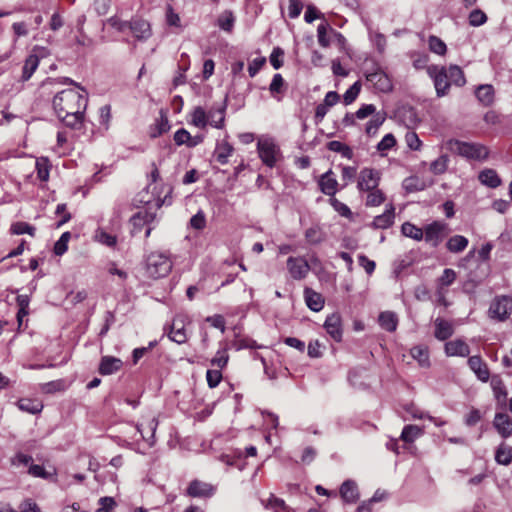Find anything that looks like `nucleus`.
<instances>
[{
	"label": "nucleus",
	"mask_w": 512,
	"mask_h": 512,
	"mask_svg": "<svg viewBox=\"0 0 512 512\" xmlns=\"http://www.w3.org/2000/svg\"><path fill=\"white\" fill-rule=\"evenodd\" d=\"M83 93L69 88L58 92L53 98V109L57 117H63V114H74L78 110H85L87 107V97L84 88L76 85Z\"/></svg>",
	"instance_id": "obj_1"
},
{
	"label": "nucleus",
	"mask_w": 512,
	"mask_h": 512,
	"mask_svg": "<svg viewBox=\"0 0 512 512\" xmlns=\"http://www.w3.org/2000/svg\"><path fill=\"white\" fill-rule=\"evenodd\" d=\"M449 147L452 151L469 160H485L489 155L486 146L479 143H469L459 140L449 141Z\"/></svg>",
	"instance_id": "obj_2"
},
{
	"label": "nucleus",
	"mask_w": 512,
	"mask_h": 512,
	"mask_svg": "<svg viewBox=\"0 0 512 512\" xmlns=\"http://www.w3.org/2000/svg\"><path fill=\"white\" fill-rule=\"evenodd\" d=\"M172 269V262L167 255L152 252L146 259V272L149 277L158 279L167 276Z\"/></svg>",
	"instance_id": "obj_3"
},
{
	"label": "nucleus",
	"mask_w": 512,
	"mask_h": 512,
	"mask_svg": "<svg viewBox=\"0 0 512 512\" xmlns=\"http://www.w3.org/2000/svg\"><path fill=\"white\" fill-rule=\"evenodd\" d=\"M110 28L117 30L118 32H149L151 27L149 22L140 18L134 17L130 21H122L117 16H113L107 20V23Z\"/></svg>",
	"instance_id": "obj_4"
},
{
	"label": "nucleus",
	"mask_w": 512,
	"mask_h": 512,
	"mask_svg": "<svg viewBox=\"0 0 512 512\" xmlns=\"http://www.w3.org/2000/svg\"><path fill=\"white\" fill-rule=\"evenodd\" d=\"M258 154L262 162L272 168L281 157L280 148L271 138H262L257 143Z\"/></svg>",
	"instance_id": "obj_5"
},
{
	"label": "nucleus",
	"mask_w": 512,
	"mask_h": 512,
	"mask_svg": "<svg viewBox=\"0 0 512 512\" xmlns=\"http://www.w3.org/2000/svg\"><path fill=\"white\" fill-rule=\"evenodd\" d=\"M512 312V298L509 296L496 297L489 307L491 318L505 321Z\"/></svg>",
	"instance_id": "obj_6"
},
{
	"label": "nucleus",
	"mask_w": 512,
	"mask_h": 512,
	"mask_svg": "<svg viewBox=\"0 0 512 512\" xmlns=\"http://www.w3.org/2000/svg\"><path fill=\"white\" fill-rule=\"evenodd\" d=\"M365 77L368 82L380 92H390L392 90V82L380 67L375 66L372 70H366Z\"/></svg>",
	"instance_id": "obj_7"
},
{
	"label": "nucleus",
	"mask_w": 512,
	"mask_h": 512,
	"mask_svg": "<svg viewBox=\"0 0 512 512\" xmlns=\"http://www.w3.org/2000/svg\"><path fill=\"white\" fill-rule=\"evenodd\" d=\"M287 269L294 280H302L311 270V266L303 257L291 256L287 259Z\"/></svg>",
	"instance_id": "obj_8"
},
{
	"label": "nucleus",
	"mask_w": 512,
	"mask_h": 512,
	"mask_svg": "<svg viewBox=\"0 0 512 512\" xmlns=\"http://www.w3.org/2000/svg\"><path fill=\"white\" fill-rule=\"evenodd\" d=\"M429 74L434 78V86L439 97L447 94L450 88V80L445 68L429 67Z\"/></svg>",
	"instance_id": "obj_9"
},
{
	"label": "nucleus",
	"mask_w": 512,
	"mask_h": 512,
	"mask_svg": "<svg viewBox=\"0 0 512 512\" xmlns=\"http://www.w3.org/2000/svg\"><path fill=\"white\" fill-rule=\"evenodd\" d=\"M380 181V173L371 168L361 170L358 179V189L362 191L377 188Z\"/></svg>",
	"instance_id": "obj_10"
},
{
	"label": "nucleus",
	"mask_w": 512,
	"mask_h": 512,
	"mask_svg": "<svg viewBox=\"0 0 512 512\" xmlns=\"http://www.w3.org/2000/svg\"><path fill=\"white\" fill-rule=\"evenodd\" d=\"M46 54H47V50L44 47L36 46L33 49V54H31L26 59L25 64L23 66L22 79L24 81H27L32 76V74L35 72V70L38 67L39 58L44 57Z\"/></svg>",
	"instance_id": "obj_11"
},
{
	"label": "nucleus",
	"mask_w": 512,
	"mask_h": 512,
	"mask_svg": "<svg viewBox=\"0 0 512 512\" xmlns=\"http://www.w3.org/2000/svg\"><path fill=\"white\" fill-rule=\"evenodd\" d=\"M214 493V486L199 480H193L187 488V495L194 498H208L214 495Z\"/></svg>",
	"instance_id": "obj_12"
},
{
	"label": "nucleus",
	"mask_w": 512,
	"mask_h": 512,
	"mask_svg": "<svg viewBox=\"0 0 512 512\" xmlns=\"http://www.w3.org/2000/svg\"><path fill=\"white\" fill-rule=\"evenodd\" d=\"M324 328L335 341L340 342L342 340V322L341 316L338 313H332L327 316Z\"/></svg>",
	"instance_id": "obj_13"
},
{
	"label": "nucleus",
	"mask_w": 512,
	"mask_h": 512,
	"mask_svg": "<svg viewBox=\"0 0 512 512\" xmlns=\"http://www.w3.org/2000/svg\"><path fill=\"white\" fill-rule=\"evenodd\" d=\"M493 426L503 438H508L512 435V417L506 413H496Z\"/></svg>",
	"instance_id": "obj_14"
},
{
	"label": "nucleus",
	"mask_w": 512,
	"mask_h": 512,
	"mask_svg": "<svg viewBox=\"0 0 512 512\" xmlns=\"http://www.w3.org/2000/svg\"><path fill=\"white\" fill-rule=\"evenodd\" d=\"M468 366L476 374L479 380L482 382H487L489 380L490 372L488 366L479 355L469 357Z\"/></svg>",
	"instance_id": "obj_15"
},
{
	"label": "nucleus",
	"mask_w": 512,
	"mask_h": 512,
	"mask_svg": "<svg viewBox=\"0 0 512 512\" xmlns=\"http://www.w3.org/2000/svg\"><path fill=\"white\" fill-rule=\"evenodd\" d=\"M319 188L325 195L331 196L336 194L338 182L332 170H328L326 173L321 175L318 181Z\"/></svg>",
	"instance_id": "obj_16"
},
{
	"label": "nucleus",
	"mask_w": 512,
	"mask_h": 512,
	"mask_svg": "<svg viewBox=\"0 0 512 512\" xmlns=\"http://www.w3.org/2000/svg\"><path fill=\"white\" fill-rule=\"evenodd\" d=\"M445 353L449 357L459 356L467 357L470 354V348L468 344L462 339H455L448 341L445 344Z\"/></svg>",
	"instance_id": "obj_17"
},
{
	"label": "nucleus",
	"mask_w": 512,
	"mask_h": 512,
	"mask_svg": "<svg viewBox=\"0 0 512 512\" xmlns=\"http://www.w3.org/2000/svg\"><path fill=\"white\" fill-rule=\"evenodd\" d=\"M168 336L172 341L178 344L186 342L187 336L184 329V317L178 316L173 320Z\"/></svg>",
	"instance_id": "obj_18"
},
{
	"label": "nucleus",
	"mask_w": 512,
	"mask_h": 512,
	"mask_svg": "<svg viewBox=\"0 0 512 512\" xmlns=\"http://www.w3.org/2000/svg\"><path fill=\"white\" fill-rule=\"evenodd\" d=\"M435 332L434 336L440 341L447 340L454 333V328L451 322L443 319L436 318L434 321Z\"/></svg>",
	"instance_id": "obj_19"
},
{
	"label": "nucleus",
	"mask_w": 512,
	"mask_h": 512,
	"mask_svg": "<svg viewBox=\"0 0 512 512\" xmlns=\"http://www.w3.org/2000/svg\"><path fill=\"white\" fill-rule=\"evenodd\" d=\"M395 208L393 205H389L386 211L374 218L371 226L374 229H387L394 223Z\"/></svg>",
	"instance_id": "obj_20"
},
{
	"label": "nucleus",
	"mask_w": 512,
	"mask_h": 512,
	"mask_svg": "<svg viewBox=\"0 0 512 512\" xmlns=\"http://www.w3.org/2000/svg\"><path fill=\"white\" fill-rule=\"evenodd\" d=\"M446 228L447 224L438 221L429 224L423 233V235H425V241L434 242V245H436Z\"/></svg>",
	"instance_id": "obj_21"
},
{
	"label": "nucleus",
	"mask_w": 512,
	"mask_h": 512,
	"mask_svg": "<svg viewBox=\"0 0 512 512\" xmlns=\"http://www.w3.org/2000/svg\"><path fill=\"white\" fill-rule=\"evenodd\" d=\"M340 495L347 503H355L359 498L357 484L352 480H346L340 487Z\"/></svg>",
	"instance_id": "obj_22"
},
{
	"label": "nucleus",
	"mask_w": 512,
	"mask_h": 512,
	"mask_svg": "<svg viewBox=\"0 0 512 512\" xmlns=\"http://www.w3.org/2000/svg\"><path fill=\"white\" fill-rule=\"evenodd\" d=\"M304 298L307 306L314 312H318L324 307L323 296L311 288H305Z\"/></svg>",
	"instance_id": "obj_23"
},
{
	"label": "nucleus",
	"mask_w": 512,
	"mask_h": 512,
	"mask_svg": "<svg viewBox=\"0 0 512 512\" xmlns=\"http://www.w3.org/2000/svg\"><path fill=\"white\" fill-rule=\"evenodd\" d=\"M121 366L122 361L119 358L104 356L100 362L99 372L102 375H110L118 371Z\"/></svg>",
	"instance_id": "obj_24"
},
{
	"label": "nucleus",
	"mask_w": 512,
	"mask_h": 512,
	"mask_svg": "<svg viewBox=\"0 0 512 512\" xmlns=\"http://www.w3.org/2000/svg\"><path fill=\"white\" fill-rule=\"evenodd\" d=\"M304 236L306 241L311 245H318L326 240V233L318 225L308 228Z\"/></svg>",
	"instance_id": "obj_25"
},
{
	"label": "nucleus",
	"mask_w": 512,
	"mask_h": 512,
	"mask_svg": "<svg viewBox=\"0 0 512 512\" xmlns=\"http://www.w3.org/2000/svg\"><path fill=\"white\" fill-rule=\"evenodd\" d=\"M378 321L380 326L388 332L395 331L398 325L397 315L391 311L380 313Z\"/></svg>",
	"instance_id": "obj_26"
},
{
	"label": "nucleus",
	"mask_w": 512,
	"mask_h": 512,
	"mask_svg": "<svg viewBox=\"0 0 512 512\" xmlns=\"http://www.w3.org/2000/svg\"><path fill=\"white\" fill-rule=\"evenodd\" d=\"M475 95L484 106H489L494 101V88L489 84L480 85L476 89Z\"/></svg>",
	"instance_id": "obj_27"
},
{
	"label": "nucleus",
	"mask_w": 512,
	"mask_h": 512,
	"mask_svg": "<svg viewBox=\"0 0 512 512\" xmlns=\"http://www.w3.org/2000/svg\"><path fill=\"white\" fill-rule=\"evenodd\" d=\"M84 111L78 110L77 113L74 114H63V117H58L65 126L72 129H80L84 119Z\"/></svg>",
	"instance_id": "obj_28"
},
{
	"label": "nucleus",
	"mask_w": 512,
	"mask_h": 512,
	"mask_svg": "<svg viewBox=\"0 0 512 512\" xmlns=\"http://www.w3.org/2000/svg\"><path fill=\"white\" fill-rule=\"evenodd\" d=\"M479 180L482 184L491 188H496L501 184L498 174L493 169H485L481 171L479 174Z\"/></svg>",
	"instance_id": "obj_29"
},
{
	"label": "nucleus",
	"mask_w": 512,
	"mask_h": 512,
	"mask_svg": "<svg viewBox=\"0 0 512 512\" xmlns=\"http://www.w3.org/2000/svg\"><path fill=\"white\" fill-rule=\"evenodd\" d=\"M468 239L462 235L452 236L446 243L447 249L452 253H460L468 246Z\"/></svg>",
	"instance_id": "obj_30"
},
{
	"label": "nucleus",
	"mask_w": 512,
	"mask_h": 512,
	"mask_svg": "<svg viewBox=\"0 0 512 512\" xmlns=\"http://www.w3.org/2000/svg\"><path fill=\"white\" fill-rule=\"evenodd\" d=\"M19 310L17 312L18 327L22 325L23 318L29 314L30 298L28 295H18L16 298Z\"/></svg>",
	"instance_id": "obj_31"
},
{
	"label": "nucleus",
	"mask_w": 512,
	"mask_h": 512,
	"mask_svg": "<svg viewBox=\"0 0 512 512\" xmlns=\"http://www.w3.org/2000/svg\"><path fill=\"white\" fill-rule=\"evenodd\" d=\"M411 356L418 361L419 365L422 367H428L430 365L429 362V353L428 349L424 346H415L410 350Z\"/></svg>",
	"instance_id": "obj_32"
},
{
	"label": "nucleus",
	"mask_w": 512,
	"mask_h": 512,
	"mask_svg": "<svg viewBox=\"0 0 512 512\" xmlns=\"http://www.w3.org/2000/svg\"><path fill=\"white\" fill-rule=\"evenodd\" d=\"M233 152V147L228 142H221L217 144L215 149V157L216 160L220 164H226L228 162V157Z\"/></svg>",
	"instance_id": "obj_33"
},
{
	"label": "nucleus",
	"mask_w": 512,
	"mask_h": 512,
	"mask_svg": "<svg viewBox=\"0 0 512 512\" xmlns=\"http://www.w3.org/2000/svg\"><path fill=\"white\" fill-rule=\"evenodd\" d=\"M422 429L416 425H406L401 433L400 438L407 443H412L415 439L421 436Z\"/></svg>",
	"instance_id": "obj_34"
},
{
	"label": "nucleus",
	"mask_w": 512,
	"mask_h": 512,
	"mask_svg": "<svg viewBox=\"0 0 512 512\" xmlns=\"http://www.w3.org/2000/svg\"><path fill=\"white\" fill-rule=\"evenodd\" d=\"M386 119L385 112H377L373 115V118L366 125V133L368 135H373L376 133L378 128L384 123Z\"/></svg>",
	"instance_id": "obj_35"
},
{
	"label": "nucleus",
	"mask_w": 512,
	"mask_h": 512,
	"mask_svg": "<svg viewBox=\"0 0 512 512\" xmlns=\"http://www.w3.org/2000/svg\"><path fill=\"white\" fill-rule=\"evenodd\" d=\"M491 386L494 392V396L498 401L505 402L507 397L506 386L503 381L498 377H493L491 380Z\"/></svg>",
	"instance_id": "obj_36"
},
{
	"label": "nucleus",
	"mask_w": 512,
	"mask_h": 512,
	"mask_svg": "<svg viewBox=\"0 0 512 512\" xmlns=\"http://www.w3.org/2000/svg\"><path fill=\"white\" fill-rule=\"evenodd\" d=\"M18 407L22 411L29 412L31 414H36L42 410L43 405L39 401L31 399H21L18 401Z\"/></svg>",
	"instance_id": "obj_37"
},
{
	"label": "nucleus",
	"mask_w": 512,
	"mask_h": 512,
	"mask_svg": "<svg viewBox=\"0 0 512 512\" xmlns=\"http://www.w3.org/2000/svg\"><path fill=\"white\" fill-rule=\"evenodd\" d=\"M327 147L330 151L341 153L342 156H344L348 159H351L353 157L352 149L340 141H337V140L330 141L327 144Z\"/></svg>",
	"instance_id": "obj_38"
},
{
	"label": "nucleus",
	"mask_w": 512,
	"mask_h": 512,
	"mask_svg": "<svg viewBox=\"0 0 512 512\" xmlns=\"http://www.w3.org/2000/svg\"><path fill=\"white\" fill-rule=\"evenodd\" d=\"M495 460L502 465H508L512 461V449L501 444L495 454Z\"/></svg>",
	"instance_id": "obj_39"
},
{
	"label": "nucleus",
	"mask_w": 512,
	"mask_h": 512,
	"mask_svg": "<svg viewBox=\"0 0 512 512\" xmlns=\"http://www.w3.org/2000/svg\"><path fill=\"white\" fill-rule=\"evenodd\" d=\"M401 232L404 236L410 237L415 240H421L423 238V231L421 228L416 227L410 222L402 224Z\"/></svg>",
	"instance_id": "obj_40"
},
{
	"label": "nucleus",
	"mask_w": 512,
	"mask_h": 512,
	"mask_svg": "<svg viewBox=\"0 0 512 512\" xmlns=\"http://www.w3.org/2000/svg\"><path fill=\"white\" fill-rule=\"evenodd\" d=\"M285 90V81L281 74H275L269 86V91L274 98H277L278 94H282Z\"/></svg>",
	"instance_id": "obj_41"
},
{
	"label": "nucleus",
	"mask_w": 512,
	"mask_h": 512,
	"mask_svg": "<svg viewBox=\"0 0 512 512\" xmlns=\"http://www.w3.org/2000/svg\"><path fill=\"white\" fill-rule=\"evenodd\" d=\"M367 191L369 192L366 198L367 206H379L385 201V195L381 190L374 188Z\"/></svg>",
	"instance_id": "obj_42"
},
{
	"label": "nucleus",
	"mask_w": 512,
	"mask_h": 512,
	"mask_svg": "<svg viewBox=\"0 0 512 512\" xmlns=\"http://www.w3.org/2000/svg\"><path fill=\"white\" fill-rule=\"evenodd\" d=\"M446 71L451 83L457 86H462L465 84L466 81L463 71L458 66H450Z\"/></svg>",
	"instance_id": "obj_43"
},
{
	"label": "nucleus",
	"mask_w": 512,
	"mask_h": 512,
	"mask_svg": "<svg viewBox=\"0 0 512 512\" xmlns=\"http://www.w3.org/2000/svg\"><path fill=\"white\" fill-rule=\"evenodd\" d=\"M35 227L26 222H16L11 225L10 231L15 235L29 234L35 235Z\"/></svg>",
	"instance_id": "obj_44"
},
{
	"label": "nucleus",
	"mask_w": 512,
	"mask_h": 512,
	"mask_svg": "<svg viewBox=\"0 0 512 512\" xmlns=\"http://www.w3.org/2000/svg\"><path fill=\"white\" fill-rule=\"evenodd\" d=\"M448 162L449 157L447 155H441L430 164V171L436 175L443 174L447 170Z\"/></svg>",
	"instance_id": "obj_45"
},
{
	"label": "nucleus",
	"mask_w": 512,
	"mask_h": 512,
	"mask_svg": "<svg viewBox=\"0 0 512 512\" xmlns=\"http://www.w3.org/2000/svg\"><path fill=\"white\" fill-rule=\"evenodd\" d=\"M401 117L405 125L409 128L419 123L417 113L412 107L404 108L401 112Z\"/></svg>",
	"instance_id": "obj_46"
},
{
	"label": "nucleus",
	"mask_w": 512,
	"mask_h": 512,
	"mask_svg": "<svg viewBox=\"0 0 512 512\" xmlns=\"http://www.w3.org/2000/svg\"><path fill=\"white\" fill-rule=\"evenodd\" d=\"M235 18L231 11H224L218 18V25L220 29L230 32L233 28Z\"/></svg>",
	"instance_id": "obj_47"
},
{
	"label": "nucleus",
	"mask_w": 512,
	"mask_h": 512,
	"mask_svg": "<svg viewBox=\"0 0 512 512\" xmlns=\"http://www.w3.org/2000/svg\"><path fill=\"white\" fill-rule=\"evenodd\" d=\"M428 44H429V49L431 52L438 54V55L445 54L446 49H447L446 44L443 40H441L437 36L430 35Z\"/></svg>",
	"instance_id": "obj_48"
},
{
	"label": "nucleus",
	"mask_w": 512,
	"mask_h": 512,
	"mask_svg": "<svg viewBox=\"0 0 512 512\" xmlns=\"http://www.w3.org/2000/svg\"><path fill=\"white\" fill-rule=\"evenodd\" d=\"M191 122L199 128H204L207 125V115L202 107L198 106L194 109Z\"/></svg>",
	"instance_id": "obj_49"
},
{
	"label": "nucleus",
	"mask_w": 512,
	"mask_h": 512,
	"mask_svg": "<svg viewBox=\"0 0 512 512\" xmlns=\"http://www.w3.org/2000/svg\"><path fill=\"white\" fill-rule=\"evenodd\" d=\"M71 238L70 232H64L54 245V253L58 256L63 255L68 249V242Z\"/></svg>",
	"instance_id": "obj_50"
},
{
	"label": "nucleus",
	"mask_w": 512,
	"mask_h": 512,
	"mask_svg": "<svg viewBox=\"0 0 512 512\" xmlns=\"http://www.w3.org/2000/svg\"><path fill=\"white\" fill-rule=\"evenodd\" d=\"M262 504L267 509H271L274 512H280L281 510H285L287 508L285 502L282 499L276 498L271 495L267 502L262 500Z\"/></svg>",
	"instance_id": "obj_51"
},
{
	"label": "nucleus",
	"mask_w": 512,
	"mask_h": 512,
	"mask_svg": "<svg viewBox=\"0 0 512 512\" xmlns=\"http://www.w3.org/2000/svg\"><path fill=\"white\" fill-rule=\"evenodd\" d=\"M468 21L471 26L477 27L487 21V16L482 10L475 9L470 12Z\"/></svg>",
	"instance_id": "obj_52"
},
{
	"label": "nucleus",
	"mask_w": 512,
	"mask_h": 512,
	"mask_svg": "<svg viewBox=\"0 0 512 512\" xmlns=\"http://www.w3.org/2000/svg\"><path fill=\"white\" fill-rule=\"evenodd\" d=\"M38 178L41 181H47L49 178V164L46 158H40L36 161Z\"/></svg>",
	"instance_id": "obj_53"
},
{
	"label": "nucleus",
	"mask_w": 512,
	"mask_h": 512,
	"mask_svg": "<svg viewBox=\"0 0 512 512\" xmlns=\"http://www.w3.org/2000/svg\"><path fill=\"white\" fill-rule=\"evenodd\" d=\"M65 387V382L63 380H56L42 384L41 390L44 393H54L57 391H63Z\"/></svg>",
	"instance_id": "obj_54"
},
{
	"label": "nucleus",
	"mask_w": 512,
	"mask_h": 512,
	"mask_svg": "<svg viewBox=\"0 0 512 512\" xmlns=\"http://www.w3.org/2000/svg\"><path fill=\"white\" fill-rule=\"evenodd\" d=\"M361 85L355 82L343 95V100L346 105L351 104L360 93Z\"/></svg>",
	"instance_id": "obj_55"
},
{
	"label": "nucleus",
	"mask_w": 512,
	"mask_h": 512,
	"mask_svg": "<svg viewBox=\"0 0 512 512\" xmlns=\"http://www.w3.org/2000/svg\"><path fill=\"white\" fill-rule=\"evenodd\" d=\"M304 5L302 0H289L288 3V16L291 19L297 18L303 9Z\"/></svg>",
	"instance_id": "obj_56"
},
{
	"label": "nucleus",
	"mask_w": 512,
	"mask_h": 512,
	"mask_svg": "<svg viewBox=\"0 0 512 512\" xmlns=\"http://www.w3.org/2000/svg\"><path fill=\"white\" fill-rule=\"evenodd\" d=\"M323 15L314 5H308L304 14V20L307 23H312L314 20L322 18Z\"/></svg>",
	"instance_id": "obj_57"
},
{
	"label": "nucleus",
	"mask_w": 512,
	"mask_h": 512,
	"mask_svg": "<svg viewBox=\"0 0 512 512\" xmlns=\"http://www.w3.org/2000/svg\"><path fill=\"white\" fill-rule=\"evenodd\" d=\"M330 204L341 216H344V217L351 216L350 208L346 204L340 202L338 199H336L334 197L330 198Z\"/></svg>",
	"instance_id": "obj_58"
},
{
	"label": "nucleus",
	"mask_w": 512,
	"mask_h": 512,
	"mask_svg": "<svg viewBox=\"0 0 512 512\" xmlns=\"http://www.w3.org/2000/svg\"><path fill=\"white\" fill-rule=\"evenodd\" d=\"M284 55V51L276 47L273 49L271 55H270V63L275 69H279L283 65L282 57Z\"/></svg>",
	"instance_id": "obj_59"
},
{
	"label": "nucleus",
	"mask_w": 512,
	"mask_h": 512,
	"mask_svg": "<svg viewBox=\"0 0 512 512\" xmlns=\"http://www.w3.org/2000/svg\"><path fill=\"white\" fill-rule=\"evenodd\" d=\"M405 141H406L408 147L412 150H419L421 147V141H420L418 135L413 131H409L406 133Z\"/></svg>",
	"instance_id": "obj_60"
},
{
	"label": "nucleus",
	"mask_w": 512,
	"mask_h": 512,
	"mask_svg": "<svg viewBox=\"0 0 512 512\" xmlns=\"http://www.w3.org/2000/svg\"><path fill=\"white\" fill-rule=\"evenodd\" d=\"M96 239L106 245V246H109V247H113L116 245L117 243V239L114 235H111V234H108L104 231H100L96 234Z\"/></svg>",
	"instance_id": "obj_61"
},
{
	"label": "nucleus",
	"mask_w": 512,
	"mask_h": 512,
	"mask_svg": "<svg viewBox=\"0 0 512 512\" xmlns=\"http://www.w3.org/2000/svg\"><path fill=\"white\" fill-rule=\"evenodd\" d=\"M206 379L209 387L214 388L220 383L222 374L220 370H208L206 373Z\"/></svg>",
	"instance_id": "obj_62"
},
{
	"label": "nucleus",
	"mask_w": 512,
	"mask_h": 512,
	"mask_svg": "<svg viewBox=\"0 0 512 512\" xmlns=\"http://www.w3.org/2000/svg\"><path fill=\"white\" fill-rule=\"evenodd\" d=\"M456 279V273L453 269L446 268L443 271L442 276L439 278V282L443 286H450Z\"/></svg>",
	"instance_id": "obj_63"
},
{
	"label": "nucleus",
	"mask_w": 512,
	"mask_h": 512,
	"mask_svg": "<svg viewBox=\"0 0 512 512\" xmlns=\"http://www.w3.org/2000/svg\"><path fill=\"white\" fill-rule=\"evenodd\" d=\"M482 418V414L480 410L476 408H472L470 412L465 417V424L467 426H474L476 425Z\"/></svg>",
	"instance_id": "obj_64"
}]
</instances>
